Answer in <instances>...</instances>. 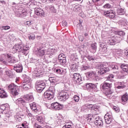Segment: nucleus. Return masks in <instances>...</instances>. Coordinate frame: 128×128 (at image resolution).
Returning <instances> with one entry per match:
<instances>
[{
	"label": "nucleus",
	"instance_id": "obj_24",
	"mask_svg": "<svg viewBox=\"0 0 128 128\" xmlns=\"http://www.w3.org/2000/svg\"><path fill=\"white\" fill-rule=\"evenodd\" d=\"M14 70L16 72H22V64H17L14 66Z\"/></svg>",
	"mask_w": 128,
	"mask_h": 128
},
{
	"label": "nucleus",
	"instance_id": "obj_27",
	"mask_svg": "<svg viewBox=\"0 0 128 128\" xmlns=\"http://www.w3.org/2000/svg\"><path fill=\"white\" fill-rule=\"evenodd\" d=\"M86 88H90V90H96V85L92 84V83H87L86 84Z\"/></svg>",
	"mask_w": 128,
	"mask_h": 128
},
{
	"label": "nucleus",
	"instance_id": "obj_45",
	"mask_svg": "<svg viewBox=\"0 0 128 128\" xmlns=\"http://www.w3.org/2000/svg\"><path fill=\"white\" fill-rule=\"evenodd\" d=\"M90 66L88 65H83L81 68L82 70H90Z\"/></svg>",
	"mask_w": 128,
	"mask_h": 128
},
{
	"label": "nucleus",
	"instance_id": "obj_6",
	"mask_svg": "<svg viewBox=\"0 0 128 128\" xmlns=\"http://www.w3.org/2000/svg\"><path fill=\"white\" fill-rule=\"evenodd\" d=\"M35 88L38 92L40 93L46 88V83L43 81H37L36 82Z\"/></svg>",
	"mask_w": 128,
	"mask_h": 128
},
{
	"label": "nucleus",
	"instance_id": "obj_56",
	"mask_svg": "<svg viewBox=\"0 0 128 128\" xmlns=\"http://www.w3.org/2000/svg\"><path fill=\"white\" fill-rule=\"evenodd\" d=\"M104 8H110L112 5L110 4H106L104 6Z\"/></svg>",
	"mask_w": 128,
	"mask_h": 128
},
{
	"label": "nucleus",
	"instance_id": "obj_35",
	"mask_svg": "<svg viewBox=\"0 0 128 128\" xmlns=\"http://www.w3.org/2000/svg\"><path fill=\"white\" fill-rule=\"evenodd\" d=\"M36 120L40 124H44V118H42V116H36Z\"/></svg>",
	"mask_w": 128,
	"mask_h": 128
},
{
	"label": "nucleus",
	"instance_id": "obj_29",
	"mask_svg": "<svg viewBox=\"0 0 128 128\" xmlns=\"http://www.w3.org/2000/svg\"><path fill=\"white\" fill-rule=\"evenodd\" d=\"M8 96V93L6 92L4 90V89L0 91V98H6Z\"/></svg>",
	"mask_w": 128,
	"mask_h": 128
},
{
	"label": "nucleus",
	"instance_id": "obj_63",
	"mask_svg": "<svg viewBox=\"0 0 128 128\" xmlns=\"http://www.w3.org/2000/svg\"><path fill=\"white\" fill-rule=\"evenodd\" d=\"M29 40H34V38H36V36H34V35L32 34V35H30L29 36Z\"/></svg>",
	"mask_w": 128,
	"mask_h": 128
},
{
	"label": "nucleus",
	"instance_id": "obj_10",
	"mask_svg": "<svg viewBox=\"0 0 128 128\" xmlns=\"http://www.w3.org/2000/svg\"><path fill=\"white\" fill-rule=\"evenodd\" d=\"M10 58H12L10 55H8V54H2L0 58V62L3 64H6V60H8Z\"/></svg>",
	"mask_w": 128,
	"mask_h": 128
},
{
	"label": "nucleus",
	"instance_id": "obj_62",
	"mask_svg": "<svg viewBox=\"0 0 128 128\" xmlns=\"http://www.w3.org/2000/svg\"><path fill=\"white\" fill-rule=\"evenodd\" d=\"M34 128H42L40 125H38V124L35 123L34 124Z\"/></svg>",
	"mask_w": 128,
	"mask_h": 128
},
{
	"label": "nucleus",
	"instance_id": "obj_48",
	"mask_svg": "<svg viewBox=\"0 0 128 128\" xmlns=\"http://www.w3.org/2000/svg\"><path fill=\"white\" fill-rule=\"evenodd\" d=\"M81 110L82 112H88V107L86 106H82Z\"/></svg>",
	"mask_w": 128,
	"mask_h": 128
},
{
	"label": "nucleus",
	"instance_id": "obj_2",
	"mask_svg": "<svg viewBox=\"0 0 128 128\" xmlns=\"http://www.w3.org/2000/svg\"><path fill=\"white\" fill-rule=\"evenodd\" d=\"M96 68L100 70L98 71V74L100 76H102L104 74H106L108 72H110V68H108V64L104 62L102 64H98L96 66Z\"/></svg>",
	"mask_w": 128,
	"mask_h": 128
},
{
	"label": "nucleus",
	"instance_id": "obj_4",
	"mask_svg": "<svg viewBox=\"0 0 128 128\" xmlns=\"http://www.w3.org/2000/svg\"><path fill=\"white\" fill-rule=\"evenodd\" d=\"M102 88L106 92L105 94L106 96L110 97V94H112V92L110 90V88H112V84L104 82V84L101 85Z\"/></svg>",
	"mask_w": 128,
	"mask_h": 128
},
{
	"label": "nucleus",
	"instance_id": "obj_1",
	"mask_svg": "<svg viewBox=\"0 0 128 128\" xmlns=\"http://www.w3.org/2000/svg\"><path fill=\"white\" fill-rule=\"evenodd\" d=\"M29 48L30 47L28 46H24L22 44H18L14 45L12 48V50L13 52H16L18 50L19 52H22V54H24V56H28Z\"/></svg>",
	"mask_w": 128,
	"mask_h": 128
},
{
	"label": "nucleus",
	"instance_id": "obj_37",
	"mask_svg": "<svg viewBox=\"0 0 128 128\" xmlns=\"http://www.w3.org/2000/svg\"><path fill=\"white\" fill-rule=\"evenodd\" d=\"M87 120H88L90 122H94V118H93L92 115L89 114L86 118Z\"/></svg>",
	"mask_w": 128,
	"mask_h": 128
},
{
	"label": "nucleus",
	"instance_id": "obj_61",
	"mask_svg": "<svg viewBox=\"0 0 128 128\" xmlns=\"http://www.w3.org/2000/svg\"><path fill=\"white\" fill-rule=\"evenodd\" d=\"M71 60H73L74 62H76L77 60H78V58H76L74 56H72L70 57Z\"/></svg>",
	"mask_w": 128,
	"mask_h": 128
},
{
	"label": "nucleus",
	"instance_id": "obj_38",
	"mask_svg": "<svg viewBox=\"0 0 128 128\" xmlns=\"http://www.w3.org/2000/svg\"><path fill=\"white\" fill-rule=\"evenodd\" d=\"M108 44L110 46H114L116 44V40H114V38H111L108 40Z\"/></svg>",
	"mask_w": 128,
	"mask_h": 128
},
{
	"label": "nucleus",
	"instance_id": "obj_32",
	"mask_svg": "<svg viewBox=\"0 0 128 128\" xmlns=\"http://www.w3.org/2000/svg\"><path fill=\"white\" fill-rule=\"evenodd\" d=\"M117 12L120 16H122L126 14V10L124 8H118L117 10Z\"/></svg>",
	"mask_w": 128,
	"mask_h": 128
},
{
	"label": "nucleus",
	"instance_id": "obj_31",
	"mask_svg": "<svg viewBox=\"0 0 128 128\" xmlns=\"http://www.w3.org/2000/svg\"><path fill=\"white\" fill-rule=\"evenodd\" d=\"M128 100V94L126 93L125 94L123 95L122 97V102L123 104H124Z\"/></svg>",
	"mask_w": 128,
	"mask_h": 128
},
{
	"label": "nucleus",
	"instance_id": "obj_16",
	"mask_svg": "<svg viewBox=\"0 0 128 128\" xmlns=\"http://www.w3.org/2000/svg\"><path fill=\"white\" fill-rule=\"evenodd\" d=\"M58 52V50L55 48H50L47 50L46 54L49 56V58H52V56L54 54Z\"/></svg>",
	"mask_w": 128,
	"mask_h": 128
},
{
	"label": "nucleus",
	"instance_id": "obj_49",
	"mask_svg": "<svg viewBox=\"0 0 128 128\" xmlns=\"http://www.w3.org/2000/svg\"><path fill=\"white\" fill-rule=\"evenodd\" d=\"M59 62L62 64V66H64V64H66V59L59 60Z\"/></svg>",
	"mask_w": 128,
	"mask_h": 128
},
{
	"label": "nucleus",
	"instance_id": "obj_50",
	"mask_svg": "<svg viewBox=\"0 0 128 128\" xmlns=\"http://www.w3.org/2000/svg\"><path fill=\"white\" fill-rule=\"evenodd\" d=\"M86 58L88 60H94V58L90 55H86Z\"/></svg>",
	"mask_w": 128,
	"mask_h": 128
},
{
	"label": "nucleus",
	"instance_id": "obj_58",
	"mask_svg": "<svg viewBox=\"0 0 128 128\" xmlns=\"http://www.w3.org/2000/svg\"><path fill=\"white\" fill-rule=\"evenodd\" d=\"M50 10H51L52 12H54V13L56 12V8H54V7L52 6H50Z\"/></svg>",
	"mask_w": 128,
	"mask_h": 128
},
{
	"label": "nucleus",
	"instance_id": "obj_11",
	"mask_svg": "<svg viewBox=\"0 0 128 128\" xmlns=\"http://www.w3.org/2000/svg\"><path fill=\"white\" fill-rule=\"evenodd\" d=\"M70 76L77 84H80V82H82V76H80L78 73L71 74Z\"/></svg>",
	"mask_w": 128,
	"mask_h": 128
},
{
	"label": "nucleus",
	"instance_id": "obj_13",
	"mask_svg": "<svg viewBox=\"0 0 128 128\" xmlns=\"http://www.w3.org/2000/svg\"><path fill=\"white\" fill-rule=\"evenodd\" d=\"M110 68H112L113 70H116L114 72V74H120V71H118V66H120V64H116L115 63H112L110 66Z\"/></svg>",
	"mask_w": 128,
	"mask_h": 128
},
{
	"label": "nucleus",
	"instance_id": "obj_30",
	"mask_svg": "<svg viewBox=\"0 0 128 128\" xmlns=\"http://www.w3.org/2000/svg\"><path fill=\"white\" fill-rule=\"evenodd\" d=\"M108 47H106V44L105 43H101L100 44V52H106Z\"/></svg>",
	"mask_w": 128,
	"mask_h": 128
},
{
	"label": "nucleus",
	"instance_id": "obj_23",
	"mask_svg": "<svg viewBox=\"0 0 128 128\" xmlns=\"http://www.w3.org/2000/svg\"><path fill=\"white\" fill-rule=\"evenodd\" d=\"M96 72H94V71H90L87 72L86 74V76L88 78H94V76H96Z\"/></svg>",
	"mask_w": 128,
	"mask_h": 128
},
{
	"label": "nucleus",
	"instance_id": "obj_28",
	"mask_svg": "<svg viewBox=\"0 0 128 128\" xmlns=\"http://www.w3.org/2000/svg\"><path fill=\"white\" fill-rule=\"evenodd\" d=\"M94 122L97 126H102L104 125V122L102 120V119L100 118H95V120H94Z\"/></svg>",
	"mask_w": 128,
	"mask_h": 128
},
{
	"label": "nucleus",
	"instance_id": "obj_22",
	"mask_svg": "<svg viewBox=\"0 0 128 128\" xmlns=\"http://www.w3.org/2000/svg\"><path fill=\"white\" fill-rule=\"evenodd\" d=\"M48 80L53 87L56 86V85L58 82V78L56 77H50Z\"/></svg>",
	"mask_w": 128,
	"mask_h": 128
},
{
	"label": "nucleus",
	"instance_id": "obj_54",
	"mask_svg": "<svg viewBox=\"0 0 128 128\" xmlns=\"http://www.w3.org/2000/svg\"><path fill=\"white\" fill-rule=\"evenodd\" d=\"M10 26H2V30H10Z\"/></svg>",
	"mask_w": 128,
	"mask_h": 128
},
{
	"label": "nucleus",
	"instance_id": "obj_21",
	"mask_svg": "<svg viewBox=\"0 0 128 128\" xmlns=\"http://www.w3.org/2000/svg\"><path fill=\"white\" fill-rule=\"evenodd\" d=\"M23 98L26 102H32L34 98V96L32 94H28L24 96Z\"/></svg>",
	"mask_w": 128,
	"mask_h": 128
},
{
	"label": "nucleus",
	"instance_id": "obj_47",
	"mask_svg": "<svg viewBox=\"0 0 128 128\" xmlns=\"http://www.w3.org/2000/svg\"><path fill=\"white\" fill-rule=\"evenodd\" d=\"M6 74L9 76V78H12V72L10 70H6Z\"/></svg>",
	"mask_w": 128,
	"mask_h": 128
},
{
	"label": "nucleus",
	"instance_id": "obj_53",
	"mask_svg": "<svg viewBox=\"0 0 128 128\" xmlns=\"http://www.w3.org/2000/svg\"><path fill=\"white\" fill-rule=\"evenodd\" d=\"M73 98L76 102H78L80 100V97L77 95H75Z\"/></svg>",
	"mask_w": 128,
	"mask_h": 128
},
{
	"label": "nucleus",
	"instance_id": "obj_19",
	"mask_svg": "<svg viewBox=\"0 0 128 128\" xmlns=\"http://www.w3.org/2000/svg\"><path fill=\"white\" fill-rule=\"evenodd\" d=\"M54 72L58 74H66V69H62V68H56L54 70Z\"/></svg>",
	"mask_w": 128,
	"mask_h": 128
},
{
	"label": "nucleus",
	"instance_id": "obj_36",
	"mask_svg": "<svg viewBox=\"0 0 128 128\" xmlns=\"http://www.w3.org/2000/svg\"><path fill=\"white\" fill-rule=\"evenodd\" d=\"M16 102L17 104H24L26 102L24 98H19L16 100Z\"/></svg>",
	"mask_w": 128,
	"mask_h": 128
},
{
	"label": "nucleus",
	"instance_id": "obj_17",
	"mask_svg": "<svg viewBox=\"0 0 128 128\" xmlns=\"http://www.w3.org/2000/svg\"><path fill=\"white\" fill-rule=\"evenodd\" d=\"M120 66L122 69V72H124V76H126L128 74V65L120 64Z\"/></svg>",
	"mask_w": 128,
	"mask_h": 128
},
{
	"label": "nucleus",
	"instance_id": "obj_40",
	"mask_svg": "<svg viewBox=\"0 0 128 128\" xmlns=\"http://www.w3.org/2000/svg\"><path fill=\"white\" fill-rule=\"evenodd\" d=\"M66 60V55L64 54H60L58 55V60Z\"/></svg>",
	"mask_w": 128,
	"mask_h": 128
},
{
	"label": "nucleus",
	"instance_id": "obj_26",
	"mask_svg": "<svg viewBox=\"0 0 128 128\" xmlns=\"http://www.w3.org/2000/svg\"><path fill=\"white\" fill-rule=\"evenodd\" d=\"M116 84L118 86L116 88H118V90H123L126 86V84L124 82H117Z\"/></svg>",
	"mask_w": 128,
	"mask_h": 128
},
{
	"label": "nucleus",
	"instance_id": "obj_44",
	"mask_svg": "<svg viewBox=\"0 0 128 128\" xmlns=\"http://www.w3.org/2000/svg\"><path fill=\"white\" fill-rule=\"evenodd\" d=\"M108 16H109L110 18H116V14H114V12L112 10H110Z\"/></svg>",
	"mask_w": 128,
	"mask_h": 128
},
{
	"label": "nucleus",
	"instance_id": "obj_60",
	"mask_svg": "<svg viewBox=\"0 0 128 128\" xmlns=\"http://www.w3.org/2000/svg\"><path fill=\"white\" fill-rule=\"evenodd\" d=\"M37 78H42V73H40L38 72H37L35 75Z\"/></svg>",
	"mask_w": 128,
	"mask_h": 128
},
{
	"label": "nucleus",
	"instance_id": "obj_3",
	"mask_svg": "<svg viewBox=\"0 0 128 128\" xmlns=\"http://www.w3.org/2000/svg\"><path fill=\"white\" fill-rule=\"evenodd\" d=\"M8 89L10 90L11 96L12 97H14L18 94V86L14 84H10Z\"/></svg>",
	"mask_w": 128,
	"mask_h": 128
},
{
	"label": "nucleus",
	"instance_id": "obj_25",
	"mask_svg": "<svg viewBox=\"0 0 128 128\" xmlns=\"http://www.w3.org/2000/svg\"><path fill=\"white\" fill-rule=\"evenodd\" d=\"M22 86L24 90H30V88H31L32 85H30V83L23 82L22 83Z\"/></svg>",
	"mask_w": 128,
	"mask_h": 128
},
{
	"label": "nucleus",
	"instance_id": "obj_14",
	"mask_svg": "<svg viewBox=\"0 0 128 128\" xmlns=\"http://www.w3.org/2000/svg\"><path fill=\"white\" fill-rule=\"evenodd\" d=\"M46 52V49L44 46H40L37 48V56H44V52Z\"/></svg>",
	"mask_w": 128,
	"mask_h": 128
},
{
	"label": "nucleus",
	"instance_id": "obj_15",
	"mask_svg": "<svg viewBox=\"0 0 128 128\" xmlns=\"http://www.w3.org/2000/svg\"><path fill=\"white\" fill-rule=\"evenodd\" d=\"M51 108H54V110H60L62 108V105L60 104L58 102H54L51 104Z\"/></svg>",
	"mask_w": 128,
	"mask_h": 128
},
{
	"label": "nucleus",
	"instance_id": "obj_59",
	"mask_svg": "<svg viewBox=\"0 0 128 128\" xmlns=\"http://www.w3.org/2000/svg\"><path fill=\"white\" fill-rule=\"evenodd\" d=\"M88 102H96V99H94V96H91L89 98Z\"/></svg>",
	"mask_w": 128,
	"mask_h": 128
},
{
	"label": "nucleus",
	"instance_id": "obj_39",
	"mask_svg": "<svg viewBox=\"0 0 128 128\" xmlns=\"http://www.w3.org/2000/svg\"><path fill=\"white\" fill-rule=\"evenodd\" d=\"M91 48L92 49V52L94 54L96 52V43H94L91 44Z\"/></svg>",
	"mask_w": 128,
	"mask_h": 128
},
{
	"label": "nucleus",
	"instance_id": "obj_64",
	"mask_svg": "<svg viewBox=\"0 0 128 128\" xmlns=\"http://www.w3.org/2000/svg\"><path fill=\"white\" fill-rule=\"evenodd\" d=\"M62 128H72V125L70 124H68V125L66 124L62 127Z\"/></svg>",
	"mask_w": 128,
	"mask_h": 128
},
{
	"label": "nucleus",
	"instance_id": "obj_46",
	"mask_svg": "<svg viewBox=\"0 0 128 128\" xmlns=\"http://www.w3.org/2000/svg\"><path fill=\"white\" fill-rule=\"evenodd\" d=\"M116 36H124V33L123 31H117Z\"/></svg>",
	"mask_w": 128,
	"mask_h": 128
},
{
	"label": "nucleus",
	"instance_id": "obj_55",
	"mask_svg": "<svg viewBox=\"0 0 128 128\" xmlns=\"http://www.w3.org/2000/svg\"><path fill=\"white\" fill-rule=\"evenodd\" d=\"M114 78V76L113 74H110L107 77V80H112V78Z\"/></svg>",
	"mask_w": 128,
	"mask_h": 128
},
{
	"label": "nucleus",
	"instance_id": "obj_33",
	"mask_svg": "<svg viewBox=\"0 0 128 128\" xmlns=\"http://www.w3.org/2000/svg\"><path fill=\"white\" fill-rule=\"evenodd\" d=\"M6 105L2 104L0 106V114H6L4 110H6Z\"/></svg>",
	"mask_w": 128,
	"mask_h": 128
},
{
	"label": "nucleus",
	"instance_id": "obj_8",
	"mask_svg": "<svg viewBox=\"0 0 128 128\" xmlns=\"http://www.w3.org/2000/svg\"><path fill=\"white\" fill-rule=\"evenodd\" d=\"M54 90H49L44 93V98H48V100H52V98H54Z\"/></svg>",
	"mask_w": 128,
	"mask_h": 128
},
{
	"label": "nucleus",
	"instance_id": "obj_18",
	"mask_svg": "<svg viewBox=\"0 0 128 128\" xmlns=\"http://www.w3.org/2000/svg\"><path fill=\"white\" fill-rule=\"evenodd\" d=\"M22 118H24V114H22V112H18L14 116V120H16V122H22Z\"/></svg>",
	"mask_w": 128,
	"mask_h": 128
},
{
	"label": "nucleus",
	"instance_id": "obj_20",
	"mask_svg": "<svg viewBox=\"0 0 128 128\" xmlns=\"http://www.w3.org/2000/svg\"><path fill=\"white\" fill-rule=\"evenodd\" d=\"M88 109L90 110L92 114H94V112H98V106L96 105H92V104H89L88 105Z\"/></svg>",
	"mask_w": 128,
	"mask_h": 128
},
{
	"label": "nucleus",
	"instance_id": "obj_9",
	"mask_svg": "<svg viewBox=\"0 0 128 128\" xmlns=\"http://www.w3.org/2000/svg\"><path fill=\"white\" fill-rule=\"evenodd\" d=\"M104 118L105 120V122H106L108 124H112V122L114 120V118L112 117V112H108V113L105 114Z\"/></svg>",
	"mask_w": 128,
	"mask_h": 128
},
{
	"label": "nucleus",
	"instance_id": "obj_34",
	"mask_svg": "<svg viewBox=\"0 0 128 128\" xmlns=\"http://www.w3.org/2000/svg\"><path fill=\"white\" fill-rule=\"evenodd\" d=\"M30 106L32 110H34V112H38V110L36 108V104L35 102L30 104Z\"/></svg>",
	"mask_w": 128,
	"mask_h": 128
},
{
	"label": "nucleus",
	"instance_id": "obj_51",
	"mask_svg": "<svg viewBox=\"0 0 128 128\" xmlns=\"http://www.w3.org/2000/svg\"><path fill=\"white\" fill-rule=\"evenodd\" d=\"M110 12V10H104L103 12V14L104 16H108Z\"/></svg>",
	"mask_w": 128,
	"mask_h": 128
},
{
	"label": "nucleus",
	"instance_id": "obj_41",
	"mask_svg": "<svg viewBox=\"0 0 128 128\" xmlns=\"http://www.w3.org/2000/svg\"><path fill=\"white\" fill-rule=\"evenodd\" d=\"M18 128H28V123L26 122H24L22 126H20L18 127Z\"/></svg>",
	"mask_w": 128,
	"mask_h": 128
},
{
	"label": "nucleus",
	"instance_id": "obj_12",
	"mask_svg": "<svg viewBox=\"0 0 128 128\" xmlns=\"http://www.w3.org/2000/svg\"><path fill=\"white\" fill-rule=\"evenodd\" d=\"M34 12L36 16H40V18H44V12L42 9L40 8H36L34 9Z\"/></svg>",
	"mask_w": 128,
	"mask_h": 128
},
{
	"label": "nucleus",
	"instance_id": "obj_42",
	"mask_svg": "<svg viewBox=\"0 0 128 128\" xmlns=\"http://www.w3.org/2000/svg\"><path fill=\"white\" fill-rule=\"evenodd\" d=\"M113 38H114L115 42H116V44H118V42H120V41L122 40V38L120 37V36H118L116 35V37Z\"/></svg>",
	"mask_w": 128,
	"mask_h": 128
},
{
	"label": "nucleus",
	"instance_id": "obj_43",
	"mask_svg": "<svg viewBox=\"0 0 128 128\" xmlns=\"http://www.w3.org/2000/svg\"><path fill=\"white\" fill-rule=\"evenodd\" d=\"M78 64H72L70 66V68L71 70H78Z\"/></svg>",
	"mask_w": 128,
	"mask_h": 128
},
{
	"label": "nucleus",
	"instance_id": "obj_7",
	"mask_svg": "<svg viewBox=\"0 0 128 128\" xmlns=\"http://www.w3.org/2000/svg\"><path fill=\"white\" fill-rule=\"evenodd\" d=\"M70 98V94L65 90H62L58 93V99L60 101L66 100Z\"/></svg>",
	"mask_w": 128,
	"mask_h": 128
},
{
	"label": "nucleus",
	"instance_id": "obj_52",
	"mask_svg": "<svg viewBox=\"0 0 128 128\" xmlns=\"http://www.w3.org/2000/svg\"><path fill=\"white\" fill-rule=\"evenodd\" d=\"M8 62L9 64H14L15 62H16V60L14 58H10V60H8Z\"/></svg>",
	"mask_w": 128,
	"mask_h": 128
},
{
	"label": "nucleus",
	"instance_id": "obj_57",
	"mask_svg": "<svg viewBox=\"0 0 128 128\" xmlns=\"http://www.w3.org/2000/svg\"><path fill=\"white\" fill-rule=\"evenodd\" d=\"M92 80H93L94 82H98V80H100V77L96 76V74L95 76L93 78Z\"/></svg>",
	"mask_w": 128,
	"mask_h": 128
},
{
	"label": "nucleus",
	"instance_id": "obj_5",
	"mask_svg": "<svg viewBox=\"0 0 128 128\" xmlns=\"http://www.w3.org/2000/svg\"><path fill=\"white\" fill-rule=\"evenodd\" d=\"M13 10L15 12L16 16L18 18H24L28 16V12L26 10H22V8L18 10H16V8L15 10L13 8Z\"/></svg>",
	"mask_w": 128,
	"mask_h": 128
}]
</instances>
